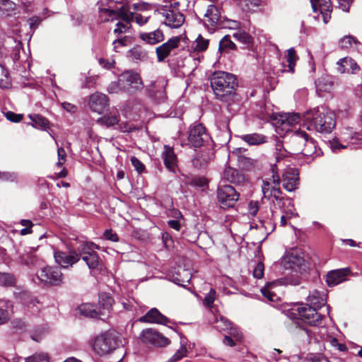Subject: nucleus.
<instances>
[{"mask_svg":"<svg viewBox=\"0 0 362 362\" xmlns=\"http://www.w3.org/2000/svg\"><path fill=\"white\" fill-rule=\"evenodd\" d=\"M42 19L39 16H33L28 19V23L29 24L30 30L34 32L39 25L41 23Z\"/></svg>","mask_w":362,"mask_h":362,"instance_id":"nucleus-63","label":"nucleus"},{"mask_svg":"<svg viewBox=\"0 0 362 362\" xmlns=\"http://www.w3.org/2000/svg\"><path fill=\"white\" fill-rule=\"evenodd\" d=\"M16 284V278L13 274L0 272V285L4 286H12Z\"/></svg>","mask_w":362,"mask_h":362,"instance_id":"nucleus-56","label":"nucleus"},{"mask_svg":"<svg viewBox=\"0 0 362 362\" xmlns=\"http://www.w3.org/2000/svg\"><path fill=\"white\" fill-rule=\"evenodd\" d=\"M11 86L8 71L0 64V86L8 88Z\"/></svg>","mask_w":362,"mask_h":362,"instance_id":"nucleus-55","label":"nucleus"},{"mask_svg":"<svg viewBox=\"0 0 362 362\" xmlns=\"http://www.w3.org/2000/svg\"><path fill=\"white\" fill-rule=\"evenodd\" d=\"M179 6V2L175 1L158 8V14L164 25L170 28H179L183 25L185 18L184 14L180 11Z\"/></svg>","mask_w":362,"mask_h":362,"instance_id":"nucleus-4","label":"nucleus"},{"mask_svg":"<svg viewBox=\"0 0 362 362\" xmlns=\"http://www.w3.org/2000/svg\"><path fill=\"white\" fill-rule=\"evenodd\" d=\"M210 136L202 124H194L190 126L188 141L193 147H201L204 143L208 142Z\"/></svg>","mask_w":362,"mask_h":362,"instance_id":"nucleus-15","label":"nucleus"},{"mask_svg":"<svg viewBox=\"0 0 362 362\" xmlns=\"http://www.w3.org/2000/svg\"><path fill=\"white\" fill-rule=\"evenodd\" d=\"M306 361L309 362H329L322 354H309L305 357Z\"/></svg>","mask_w":362,"mask_h":362,"instance_id":"nucleus-61","label":"nucleus"},{"mask_svg":"<svg viewBox=\"0 0 362 362\" xmlns=\"http://www.w3.org/2000/svg\"><path fill=\"white\" fill-rule=\"evenodd\" d=\"M81 259L86 263L90 270H94L98 267L99 257L96 252L89 254V255L82 256Z\"/></svg>","mask_w":362,"mask_h":362,"instance_id":"nucleus-50","label":"nucleus"},{"mask_svg":"<svg viewBox=\"0 0 362 362\" xmlns=\"http://www.w3.org/2000/svg\"><path fill=\"white\" fill-rule=\"evenodd\" d=\"M140 337L143 342L156 346H165L170 344V340L167 337L152 328L144 329Z\"/></svg>","mask_w":362,"mask_h":362,"instance_id":"nucleus-17","label":"nucleus"},{"mask_svg":"<svg viewBox=\"0 0 362 362\" xmlns=\"http://www.w3.org/2000/svg\"><path fill=\"white\" fill-rule=\"evenodd\" d=\"M238 1L243 10L248 11L264 5V2L262 0H238Z\"/></svg>","mask_w":362,"mask_h":362,"instance_id":"nucleus-48","label":"nucleus"},{"mask_svg":"<svg viewBox=\"0 0 362 362\" xmlns=\"http://www.w3.org/2000/svg\"><path fill=\"white\" fill-rule=\"evenodd\" d=\"M19 262L28 267L36 266L39 264L40 259L34 254L33 250L30 248L25 250L23 253L19 256Z\"/></svg>","mask_w":362,"mask_h":362,"instance_id":"nucleus-36","label":"nucleus"},{"mask_svg":"<svg viewBox=\"0 0 362 362\" xmlns=\"http://www.w3.org/2000/svg\"><path fill=\"white\" fill-rule=\"evenodd\" d=\"M314 12L319 11L325 23H327L331 18V1L330 0H310Z\"/></svg>","mask_w":362,"mask_h":362,"instance_id":"nucleus-24","label":"nucleus"},{"mask_svg":"<svg viewBox=\"0 0 362 362\" xmlns=\"http://www.w3.org/2000/svg\"><path fill=\"white\" fill-rule=\"evenodd\" d=\"M302 118L304 126L309 131L328 134L332 132L336 126L334 112L322 106L307 110L303 113Z\"/></svg>","mask_w":362,"mask_h":362,"instance_id":"nucleus-1","label":"nucleus"},{"mask_svg":"<svg viewBox=\"0 0 362 362\" xmlns=\"http://www.w3.org/2000/svg\"><path fill=\"white\" fill-rule=\"evenodd\" d=\"M280 182L277 167L273 165L271 166L270 173L262 180V190L264 197L268 199L274 197L276 202H281L283 199L280 197L281 194Z\"/></svg>","mask_w":362,"mask_h":362,"instance_id":"nucleus-6","label":"nucleus"},{"mask_svg":"<svg viewBox=\"0 0 362 362\" xmlns=\"http://www.w3.org/2000/svg\"><path fill=\"white\" fill-rule=\"evenodd\" d=\"M97 122L107 128H113L122 132H130L134 127L128 122L120 121V115L117 109L112 110L98 119Z\"/></svg>","mask_w":362,"mask_h":362,"instance_id":"nucleus-9","label":"nucleus"},{"mask_svg":"<svg viewBox=\"0 0 362 362\" xmlns=\"http://www.w3.org/2000/svg\"><path fill=\"white\" fill-rule=\"evenodd\" d=\"M273 216H274V213L271 209H266L264 211H263L262 210L261 211L259 221L262 223V226L266 229L267 228V226H266V224L268 223L271 226L270 229L272 230H274V226L273 221H272Z\"/></svg>","mask_w":362,"mask_h":362,"instance_id":"nucleus-47","label":"nucleus"},{"mask_svg":"<svg viewBox=\"0 0 362 362\" xmlns=\"http://www.w3.org/2000/svg\"><path fill=\"white\" fill-rule=\"evenodd\" d=\"M221 18V13L218 8L213 4L207 7L206 11L204 13V25L212 29H214L218 25Z\"/></svg>","mask_w":362,"mask_h":362,"instance_id":"nucleus-27","label":"nucleus"},{"mask_svg":"<svg viewBox=\"0 0 362 362\" xmlns=\"http://www.w3.org/2000/svg\"><path fill=\"white\" fill-rule=\"evenodd\" d=\"M187 353V349L185 346H181L176 353L170 358V361L177 362L182 358Z\"/></svg>","mask_w":362,"mask_h":362,"instance_id":"nucleus-64","label":"nucleus"},{"mask_svg":"<svg viewBox=\"0 0 362 362\" xmlns=\"http://www.w3.org/2000/svg\"><path fill=\"white\" fill-rule=\"evenodd\" d=\"M300 279L298 276L296 277L286 276L276 281L268 282L264 287L261 288L262 295L269 301L275 302L279 299L276 294V290L279 285H293L296 286L300 284Z\"/></svg>","mask_w":362,"mask_h":362,"instance_id":"nucleus-11","label":"nucleus"},{"mask_svg":"<svg viewBox=\"0 0 362 362\" xmlns=\"http://www.w3.org/2000/svg\"><path fill=\"white\" fill-rule=\"evenodd\" d=\"M209 40L199 35L197 39L192 42L191 49L197 52H204L209 47Z\"/></svg>","mask_w":362,"mask_h":362,"instance_id":"nucleus-46","label":"nucleus"},{"mask_svg":"<svg viewBox=\"0 0 362 362\" xmlns=\"http://www.w3.org/2000/svg\"><path fill=\"white\" fill-rule=\"evenodd\" d=\"M139 322L146 323L160 324L168 325L171 320L163 315L157 308H151L144 316L139 320Z\"/></svg>","mask_w":362,"mask_h":362,"instance_id":"nucleus-22","label":"nucleus"},{"mask_svg":"<svg viewBox=\"0 0 362 362\" xmlns=\"http://www.w3.org/2000/svg\"><path fill=\"white\" fill-rule=\"evenodd\" d=\"M211 86L217 99L228 101L235 94L238 81L232 74L216 71L211 76Z\"/></svg>","mask_w":362,"mask_h":362,"instance_id":"nucleus-2","label":"nucleus"},{"mask_svg":"<svg viewBox=\"0 0 362 362\" xmlns=\"http://www.w3.org/2000/svg\"><path fill=\"white\" fill-rule=\"evenodd\" d=\"M109 4L105 6L103 4V1L98 6L99 10V18L101 21H108L114 20L117 16V11L114 8V4L117 2L118 0H107Z\"/></svg>","mask_w":362,"mask_h":362,"instance_id":"nucleus-28","label":"nucleus"},{"mask_svg":"<svg viewBox=\"0 0 362 362\" xmlns=\"http://www.w3.org/2000/svg\"><path fill=\"white\" fill-rule=\"evenodd\" d=\"M300 119L301 117L298 113L288 112L280 115L279 122H281L282 128L288 132L289 129L287 127L299 123Z\"/></svg>","mask_w":362,"mask_h":362,"instance_id":"nucleus-34","label":"nucleus"},{"mask_svg":"<svg viewBox=\"0 0 362 362\" xmlns=\"http://www.w3.org/2000/svg\"><path fill=\"white\" fill-rule=\"evenodd\" d=\"M350 273L349 268L339 269L330 271L327 274L326 281L329 286H334L346 279V276Z\"/></svg>","mask_w":362,"mask_h":362,"instance_id":"nucleus-25","label":"nucleus"},{"mask_svg":"<svg viewBox=\"0 0 362 362\" xmlns=\"http://www.w3.org/2000/svg\"><path fill=\"white\" fill-rule=\"evenodd\" d=\"M181 42V36H174L156 48L157 61L163 62L169 57L179 47Z\"/></svg>","mask_w":362,"mask_h":362,"instance_id":"nucleus-16","label":"nucleus"},{"mask_svg":"<svg viewBox=\"0 0 362 362\" xmlns=\"http://www.w3.org/2000/svg\"><path fill=\"white\" fill-rule=\"evenodd\" d=\"M359 144H362V134L354 133L350 129L342 132L339 138L335 137L329 141L330 148L335 153L347 148H356Z\"/></svg>","mask_w":362,"mask_h":362,"instance_id":"nucleus-7","label":"nucleus"},{"mask_svg":"<svg viewBox=\"0 0 362 362\" xmlns=\"http://www.w3.org/2000/svg\"><path fill=\"white\" fill-rule=\"evenodd\" d=\"M152 9L151 5L148 3L139 1L129 5V12H137L141 13L150 14Z\"/></svg>","mask_w":362,"mask_h":362,"instance_id":"nucleus-43","label":"nucleus"},{"mask_svg":"<svg viewBox=\"0 0 362 362\" xmlns=\"http://www.w3.org/2000/svg\"><path fill=\"white\" fill-rule=\"evenodd\" d=\"M131 28V23L128 17L127 19H122L119 21L116 28L114 29V33L116 35H119L122 33H127Z\"/></svg>","mask_w":362,"mask_h":362,"instance_id":"nucleus-53","label":"nucleus"},{"mask_svg":"<svg viewBox=\"0 0 362 362\" xmlns=\"http://www.w3.org/2000/svg\"><path fill=\"white\" fill-rule=\"evenodd\" d=\"M25 362H49V357L47 353L38 352L26 358Z\"/></svg>","mask_w":362,"mask_h":362,"instance_id":"nucleus-57","label":"nucleus"},{"mask_svg":"<svg viewBox=\"0 0 362 362\" xmlns=\"http://www.w3.org/2000/svg\"><path fill=\"white\" fill-rule=\"evenodd\" d=\"M16 5L11 0H0V16H11L16 14Z\"/></svg>","mask_w":362,"mask_h":362,"instance_id":"nucleus-40","label":"nucleus"},{"mask_svg":"<svg viewBox=\"0 0 362 362\" xmlns=\"http://www.w3.org/2000/svg\"><path fill=\"white\" fill-rule=\"evenodd\" d=\"M339 44L341 48L347 49L354 46L355 48L358 49L359 42L354 37L348 35L341 38Z\"/></svg>","mask_w":362,"mask_h":362,"instance_id":"nucleus-54","label":"nucleus"},{"mask_svg":"<svg viewBox=\"0 0 362 362\" xmlns=\"http://www.w3.org/2000/svg\"><path fill=\"white\" fill-rule=\"evenodd\" d=\"M236 47L235 43L230 40L229 35H225L219 42V51L228 52V50L235 49Z\"/></svg>","mask_w":362,"mask_h":362,"instance_id":"nucleus-52","label":"nucleus"},{"mask_svg":"<svg viewBox=\"0 0 362 362\" xmlns=\"http://www.w3.org/2000/svg\"><path fill=\"white\" fill-rule=\"evenodd\" d=\"M281 264L285 269L291 270L296 274H302L306 270L303 255L297 248H292L286 251L281 258Z\"/></svg>","mask_w":362,"mask_h":362,"instance_id":"nucleus-8","label":"nucleus"},{"mask_svg":"<svg viewBox=\"0 0 362 362\" xmlns=\"http://www.w3.org/2000/svg\"><path fill=\"white\" fill-rule=\"evenodd\" d=\"M291 141L296 145V153H300L306 158V162H311L314 158L319 156L322 152L317 148L316 142L308 134L300 129L293 132Z\"/></svg>","mask_w":362,"mask_h":362,"instance_id":"nucleus-3","label":"nucleus"},{"mask_svg":"<svg viewBox=\"0 0 362 362\" xmlns=\"http://www.w3.org/2000/svg\"><path fill=\"white\" fill-rule=\"evenodd\" d=\"M213 157L214 152L211 147L204 146L200 151L196 153L192 160V163L195 168H203L207 165Z\"/></svg>","mask_w":362,"mask_h":362,"instance_id":"nucleus-26","label":"nucleus"},{"mask_svg":"<svg viewBox=\"0 0 362 362\" xmlns=\"http://www.w3.org/2000/svg\"><path fill=\"white\" fill-rule=\"evenodd\" d=\"M264 266L262 262H259L253 269V276L256 279H262L264 275Z\"/></svg>","mask_w":362,"mask_h":362,"instance_id":"nucleus-62","label":"nucleus"},{"mask_svg":"<svg viewBox=\"0 0 362 362\" xmlns=\"http://www.w3.org/2000/svg\"><path fill=\"white\" fill-rule=\"evenodd\" d=\"M139 37L145 43L152 45L160 43L165 40L164 33L160 28L151 32L140 33Z\"/></svg>","mask_w":362,"mask_h":362,"instance_id":"nucleus-30","label":"nucleus"},{"mask_svg":"<svg viewBox=\"0 0 362 362\" xmlns=\"http://www.w3.org/2000/svg\"><path fill=\"white\" fill-rule=\"evenodd\" d=\"M286 62H288V72L294 73L295 71V66L296 64L298 57L296 54V52L294 48L291 47L287 50V53L286 54Z\"/></svg>","mask_w":362,"mask_h":362,"instance_id":"nucleus-45","label":"nucleus"},{"mask_svg":"<svg viewBox=\"0 0 362 362\" xmlns=\"http://www.w3.org/2000/svg\"><path fill=\"white\" fill-rule=\"evenodd\" d=\"M215 328L220 332L225 330L228 331L230 337L234 338L235 341H240L242 339V334L238 328L233 327L230 322L223 317H221V320L216 322Z\"/></svg>","mask_w":362,"mask_h":362,"instance_id":"nucleus-29","label":"nucleus"},{"mask_svg":"<svg viewBox=\"0 0 362 362\" xmlns=\"http://www.w3.org/2000/svg\"><path fill=\"white\" fill-rule=\"evenodd\" d=\"M37 276L42 283L47 286H60L63 282V274L59 267H43L37 272Z\"/></svg>","mask_w":362,"mask_h":362,"instance_id":"nucleus-12","label":"nucleus"},{"mask_svg":"<svg viewBox=\"0 0 362 362\" xmlns=\"http://www.w3.org/2000/svg\"><path fill=\"white\" fill-rule=\"evenodd\" d=\"M162 157L165 165L171 171H174L177 165V158L173 148L165 146L164 151L162 153Z\"/></svg>","mask_w":362,"mask_h":362,"instance_id":"nucleus-35","label":"nucleus"},{"mask_svg":"<svg viewBox=\"0 0 362 362\" xmlns=\"http://www.w3.org/2000/svg\"><path fill=\"white\" fill-rule=\"evenodd\" d=\"M308 306L315 308V309L320 308L325 304L326 299L325 295L323 292L313 290L310 291L307 298Z\"/></svg>","mask_w":362,"mask_h":362,"instance_id":"nucleus-32","label":"nucleus"},{"mask_svg":"<svg viewBox=\"0 0 362 362\" xmlns=\"http://www.w3.org/2000/svg\"><path fill=\"white\" fill-rule=\"evenodd\" d=\"M218 200L221 207L227 209L233 207L238 200L239 194L235 189L227 185H219L217 191Z\"/></svg>","mask_w":362,"mask_h":362,"instance_id":"nucleus-13","label":"nucleus"},{"mask_svg":"<svg viewBox=\"0 0 362 362\" xmlns=\"http://www.w3.org/2000/svg\"><path fill=\"white\" fill-rule=\"evenodd\" d=\"M88 106L93 112L101 114L109 106L108 98L105 94L96 92L89 96Z\"/></svg>","mask_w":362,"mask_h":362,"instance_id":"nucleus-19","label":"nucleus"},{"mask_svg":"<svg viewBox=\"0 0 362 362\" xmlns=\"http://www.w3.org/2000/svg\"><path fill=\"white\" fill-rule=\"evenodd\" d=\"M216 299V291L211 288L210 291L205 296L203 303L207 308H211Z\"/></svg>","mask_w":362,"mask_h":362,"instance_id":"nucleus-58","label":"nucleus"},{"mask_svg":"<svg viewBox=\"0 0 362 362\" xmlns=\"http://www.w3.org/2000/svg\"><path fill=\"white\" fill-rule=\"evenodd\" d=\"M284 188L288 191L292 192L297 188L298 185V172L294 168H287L284 170L282 174V180Z\"/></svg>","mask_w":362,"mask_h":362,"instance_id":"nucleus-20","label":"nucleus"},{"mask_svg":"<svg viewBox=\"0 0 362 362\" xmlns=\"http://www.w3.org/2000/svg\"><path fill=\"white\" fill-rule=\"evenodd\" d=\"M167 83V80L165 78L159 77L148 85L146 87V90L151 98L161 100L165 98Z\"/></svg>","mask_w":362,"mask_h":362,"instance_id":"nucleus-18","label":"nucleus"},{"mask_svg":"<svg viewBox=\"0 0 362 362\" xmlns=\"http://www.w3.org/2000/svg\"><path fill=\"white\" fill-rule=\"evenodd\" d=\"M18 175L16 173L0 172V181L16 182Z\"/></svg>","mask_w":362,"mask_h":362,"instance_id":"nucleus-60","label":"nucleus"},{"mask_svg":"<svg viewBox=\"0 0 362 362\" xmlns=\"http://www.w3.org/2000/svg\"><path fill=\"white\" fill-rule=\"evenodd\" d=\"M233 36L236 40L245 45H249L252 43V36L245 31L238 30L233 33Z\"/></svg>","mask_w":362,"mask_h":362,"instance_id":"nucleus-51","label":"nucleus"},{"mask_svg":"<svg viewBox=\"0 0 362 362\" xmlns=\"http://www.w3.org/2000/svg\"><path fill=\"white\" fill-rule=\"evenodd\" d=\"M317 310L308 306V304L298 303L288 310V316L293 320H300L311 326H318L321 324L322 315Z\"/></svg>","mask_w":362,"mask_h":362,"instance_id":"nucleus-5","label":"nucleus"},{"mask_svg":"<svg viewBox=\"0 0 362 362\" xmlns=\"http://www.w3.org/2000/svg\"><path fill=\"white\" fill-rule=\"evenodd\" d=\"M315 84L317 90L329 92L334 83L330 76H322L315 81Z\"/></svg>","mask_w":362,"mask_h":362,"instance_id":"nucleus-41","label":"nucleus"},{"mask_svg":"<svg viewBox=\"0 0 362 362\" xmlns=\"http://www.w3.org/2000/svg\"><path fill=\"white\" fill-rule=\"evenodd\" d=\"M12 303L8 300H0V325L6 323L12 313Z\"/></svg>","mask_w":362,"mask_h":362,"instance_id":"nucleus-37","label":"nucleus"},{"mask_svg":"<svg viewBox=\"0 0 362 362\" xmlns=\"http://www.w3.org/2000/svg\"><path fill=\"white\" fill-rule=\"evenodd\" d=\"M107 91L110 94L117 93L119 91H123L122 86L120 83L119 78H118L117 81H112L108 85L107 88Z\"/></svg>","mask_w":362,"mask_h":362,"instance_id":"nucleus-59","label":"nucleus"},{"mask_svg":"<svg viewBox=\"0 0 362 362\" xmlns=\"http://www.w3.org/2000/svg\"><path fill=\"white\" fill-rule=\"evenodd\" d=\"M123 91L134 94L144 88L142 79L139 74L133 71H127L119 76Z\"/></svg>","mask_w":362,"mask_h":362,"instance_id":"nucleus-10","label":"nucleus"},{"mask_svg":"<svg viewBox=\"0 0 362 362\" xmlns=\"http://www.w3.org/2000/svg\"><path fill=\"white\" fill-rule=\"evenodd\" d=\"M337 70L341 74H355L359 71V66L349 57H344L337 62Z\"/></svg>","mask_w":362,"mask_h":362,"instance_id":"nucleus-31","label":"nucleus"},{"mask_svg":"<svg viewBox=\"0 0 362 362\" xmlns=\"http://www.w3.org/2000/svg\"><path fill=\"white\" fill-rule=\"evenodd\" d=\"M114 302L115 300L110 293H102L99 294V305L103 308L102 311L107 315V317L109 316Z\"/></svg>","mask_w":362,"mask_h":362,"instance_id":"nucleus-39","label":"nucleus"},{"mask_svg":"<svg viewBox=\"0 0 362 362\" xmlns=\"http://www.w3.org/2000/svg\"><path fill=\"white\" fill-rule=\"evenodd\" d=\"M221 179L222 181L225 180L231 183L238 184L244 180V177L236 169L227 167L222 174Z\"/></svg>","mask_w":362,"mask_h":362,"instance_id":"nucleus-33","label":"nucleus"},{"mask_svg":"<svg viewBox=\"0 0 362 362\" xmlns=\"http://www.w3.org/2000/svg\"><path fill=\"white\" fill-rule=\"evenodd\" d=\"M55 262L63 268L71 267L79 261V255L75 250H71L69 254L57 251L54 254Z\"/></svg>","mask_w":362,"mask_h":362,"instance_id":"nucleus-21","label":"nucleus"},{"mask_svg":"<svg viewBox=\"0 0 362 362\" xmlns=\"http://www.w3.org/2000/svg\"><path fill=\"white\" fill-rule=\"evenodd\" d=\"M240 139L248 145H260L267 141V137L261 134L253 133L240 136Z\"/></svg>","mask_w":362,"mask_h":362,"instance_id":"nucleus-38","label":"nucleus"},{"mask_svg":"<svg viewBox=\"0 0 362 362\" xmlns=\"http://www.w3.org/2000/svg\"><path fill=\"white\" fill-rule=\"evenodd\" d=\"M98 249L99 247L95 243L92 242H85L81 243L77 248V254L79 255L80 259L82 258V256H85L86 255H89V254L95 252V250Z\"/></svg>","mask_w":362,"mask_h":362,"instance_id":"nucleus-42","label":"nucleus"},{"mask_svg":"<svg viewBox=\"0 0 362 362\" xmlns=\"http://www.w3.org/2000/svg\"><path fill=\"white\" fill-rule=\"evenodd\" d=\"M127 17L129 19L130 22L134 21L138 25H143L148 22L150 18V14L130 11L129 16Z\"/></svg>","mask_w":362,"mask_h":362,"instance_id":"nucleus-49","label":"nucleus"},{"mask_svg":"<svg viewBox=\"0 0 362 362\" xmlns=\"http://www.w3.org/2000/svg\"><path fill=\"white\" fill-rule=\"evenodd\" d=\"M29 118L32 122V126L41 129H46L49 127V121L40 115H30Z\"/></svg>","mask_w":362,"mask_h":362,"instance_id":"nucleus-44","label":"nucleus"},{"mask_svg":"<svg viewBox=\"0 0 362 362\" xmlns=\"http://www.w3.org/2000/svg\"><path fill=\"white\" fill-rule=\"evenodd\" d=\"M117 346V342L114 337L110 334H103L98 336L93 344L94 351L99 356H104L114 350Z\"/></svg>","mask_w":362,"mask_h":362,"instance_id":"nucleus-14","label":"nucleus"},{"mask_svg":"<svg viewBox=\"0 0 362 362\" xmlns=\"http://www.w3.org/2000/svg\"><path fill=\"white\" fill-rule=\"evenodd\" d=\"M78 310L79 313L85 317L98 318L103 320L107 318V315L101 310H98L97 306L93 303H83L78 307Z\"/></svg>","mask_w":362,"mask_h":362,"instance_id":"nucleus-23","label":"nucleus"}]
</instances>
